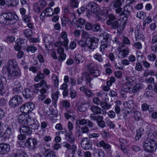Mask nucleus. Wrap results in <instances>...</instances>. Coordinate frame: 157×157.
<instances>
[{"label":"nucleus","mask_w":157,"mask_h":157,"mask_svg":"<svg viewBox=\"0 0 157 157\" xmlns=\"http://www.w3.org/2000/svg\"><path fill=\"white\" fill-rule=\"evenodd\" d=\"M24 34L25 36L26 37H30L32 35V31L30 29H26L24 31Z\"/></svg>","instance_id":"obj_43"},{"label":"nucleus","mask_w":157,"mask_h":157,"mask_svg":"<svg viewBox=\"0 0 157 157\" xmlns=\"http://www.w3.org/2000/svg\"><path fill=\"white\" fill-rule=\"evenodd\" d=\"M90 109L94 114L99 115L101 113V109L97 106L93 105L91 107Z\"/></svg>","instance_id":"obj_28"},{"label":"nucleus","mask_w":157,"mask_h":157,"mask_svg":"<svg viewBox=\"0 0 157 157\" xmlns=\"http://www.w3.org/2000/svg\"><path fill=\"white\" fill-rule=\"evenodd\" d=\"M135 34L136 39L137 41H143L144 36L142 34L139 33L137 27L135 30Z\"/></svg>","instance_id":"obj_23"},{"label":"nucleus","mask_w":157,"mask_h":157,"mask_svg":"<svg viewBox=\"0 0 157 157\" xmlns=\"http://www.w3.org/2000/svg\"><path fill=\"white\" fill-rule=\"evenodd\" d=\"M52 78L54 82L55 87H57L58 86L59 81L57 77L55 75H53Z\"/></svg>","instance_id":"obj_55"},{"label":"nucleus","mask_w":157,"mask_h":157,"mask_svg":"<svg viewBox=\"0 0 157 157\" xmlns=\"http://www.w3.org/2000/svg\"><path fill=\"white\" fill-rule=\"evenodd\" d=\"M106 24L108 25H111V27L114 29H116L118 27L120 28L121 29H122L121 28V26L120 25L121 24H120L117 21H115L113 22H110L109 21H106Z\"/></svg>","instance_id":"obj_21"},{"label":"nucleus","mask_w":157,"mask_h":157,"mask_svg":"<svg viewBox=\"0 0 157 157\" xmlns=\"http://www.w3.org/2000/svg\"><path fill=\"white\" fill-rule=\"evenodd\" d=\"M23 95L25 98H30L33 95V93L30 89L26 88L24 90L23 92Z\"/></svg>","instance_id":"obj_17"},{"label":"nucleus","mask_w":157,"mask_h":157,"mask_svg":"<svg viewBox=\"0 0 157 157\" xmlns=\"http://www.w3.org/2000/svg\"><path fill=\"white\" fill-rule=\"evenodd\" d=\"M12 132L10 126L2 124L0 121V134L2 138L5 140L8 139Z\"/></svg>","instance_id":"obj_3"},{"label":"nucleus","mask_w":157,"mask_h":157,"mask_svg":"<svg viewBox=\"0 0 157 157\" xmlns=\"http://www.w3.org/2000/svg\"><path fill=\"white\" fill-rule=\"evenodd\" d=\"M74 23L75 24H79L81 25H83L86 23V21L85 20L82 18H80L78 19V20H76V22L75 21L74 22Z\"/></svg>","instance_id":"obj_57"},{"label":"nucleus","mask_w":157,"mask_h":157,"mask_svg":"<svg viewBox=\"0 0 157 157\" xmlns=\"http://www.w3.org/2000/svg\"><path fill=\"white\" fill-rule=\"evenodd\" d=\"M56 153L52 151H49L47 153L45 157H56Z\"/></svg>","instance_id":"obj_54"},{"label":"nucleus","mask_w":157,"mask_h":157,"mask_svg":"<svg viewBox=\"0 0 157 157\" xmlns=\"http://www.w3.org/2000/svg\"><path fill=\"white\" fill-rule=\"evenodd\" d=\"M10 145L7 144H0V154H6L10 151Z\"/></svg>","instance_id":"obj_14"},{"label":"nucleus","mask_w":157,"mask_h":157,"mask_svg":"<svg viewBox=\"0 0 157 157\" xmlns=\"http://www.w3.org/2000/svg\"><path fill=\"white\" fill-rule=\"evenodd\" d=\"M86 120L85 119H82L76 121V124H79L81 125H83L86 124Z\"/></svg>","instance_id":"obj_59"},{"label":"nucleus","mask_w":157,"mask_h":157,"mask_svg":"<svg viewBox=\"0 0 157 157\" xmlns=\"http://www.w3.org/2000/svg\"><path fill=\"white\" fill-rule=\"evenodd\" d=\"M128 49H123L120 51L118 57L121 58L126 57L128 54Z\"/></svg>","instance_id":"obj_27"},{"label":"nucleus","mask_w":157,"mask_h":157,"mask_svg":"<svg viewBox=\"0 0 157 157\" xmlns=\"http://www.w3.org/2000/svg\"><path fill=\"white\" fill-rule=\"evenodd\" d=\"M101 105L103 109L107 110L109 109L111 107V105L105 101L102 102Z\"/></svg>","instance_id":"obj_42"},{"label":"nucleus","mask_w":157,"mask_h":157,"mask_svg":"<svg viewBox=\"0 0 157 157\" xmlns=\"http://www.w3.org/2000/svg\"><path fill=\"white\" fill-rule=\"evenodd\" d=\"M20 132L25 135H31L32 132L30 127L27 125H21L20 128Z\"/></svg>","instance_id":"obj_13"},{"label":"nucleus","mask_w":157,"mask_h":157,"mask_svg":"<svg viewBox=\"0 0 157 157\" xmlns=\"http://www.w3.org/2000/svg\"><path fill=\"white\" fill-rule=\"evenodd\" d=\"M152 21V19L151 16H149L146 18L143 22V25L145 27L146 24H148Z\"/></svg>","instance_id":"obj_50"},{"label":"nucleus","mask_w":157,"mask_h":157,"mask_svg":"<svg viewBox=\"0 0 157 157\" xmlns=\"http://www.w3.org/2000/svg\"><path fill=\"white\" fill-rule=\"evenodd\" d=\"M29 149H33L37 144L36 140L34 138H29L24 143Z\"/></svg>","instance_id":"obj_9"},{"label":"nucleus","mask_w":157,"mask_h":157,"mask_svg":"<svg viewBox=\"0 0 157 157\" xmlns=\"http://www.w3.org/2000/svg\"><path fill=\"white\" fill-rule=\"evenodd\" d=\"M122 3L120 0H115L113 6L115 8L119 7L121 5Z\"/></svg>","instance_id":"obj_62"},{"label":"nucleus","mask_w":157,"mask_h":157,"mask_svg":"<svg viewBox=\"0 0 157 157\" xmlns=\"http://www.w3.org/2000/svg\"><path fill=\"white\" fill-rule=\"evenodd\" d=\"M92 30L95 32H100L102 31V29L101 28L100 25L98 24H94Z\"/></svg>","instance_id":"obj_47"},{"label":"nucleus","mask_w":157,"mask_h":157,"mask_svg":"<svg viewBox=\"0 0 157 157\" xmlns=\"http://www.w3.org/2000/svg\"><path fill=\"white\" fill-rule=\"evenodd\" d=\"M116 105L115 106V111L117 114H119L121 112V109L120 106L121 105V101H118L116 102Z\"/></svg>","instance_id":"obj_39"},{"label":"nucleus","mask_w":157,"mask_h":157,"mask_svg":"<svg viewBox=\"0 0 157 157\" xmlns=\"http://www.w3.org/2000/svg\"><path fill=\"white\" fill-rule=\"evenodd\" d=\"M34 108V105L33 103H26L21 107L20 110L23 113L25 114L31 112Z\"/></svg>","instance_id":"obj_4"},{"label":"nucleus","mask_w":157,"mask_h":157,"mask_svg":"<svg viewBox=\"0 0 157 157\" xmlns=\"http://www.w3.org/2000/svg\"><path fill=\"white\" fill-rule=\"evenodd\" d=\"M81 146L84 150H89L91 149L92 144L90 139L88 138H84L81 140Z\"/></svg>","instance_id":"obj_8"},{"label":"nucleus","mask_w":157,"mask_h":157,"mask_svg":"<svg viewBox=\"0 0 157 157\" xmlns=\"http://www.w3.org/2000/svg\"><path fill=\"white\" fill-rule=\"evenodd\" d=\"M147 58L150 61H153L156 59V56L155 54L151 53L148 55Z\"/></svg>","instance_id":"obj_52"},{"label":"nucleus","mask_w":157,"mask_h":157,"mask_svg":"<svg viewBox=\"0 0 157 157\" xmlns=\"http://www.w3.org/2000/svg\"><path fill=\"white\" fill-rule=\"evenodd\" d=\"M69 2L70 6L72 8H77L78 7L79 2L78 0H68Z\"/></svg>","instance_id":"obj_31"},{"label":"nucleus","mask_w":157,"mask_h":157,"mask_svg":"<svg viewBox=\"0 0 157 157\" xmlns=\"http://www.w3.org/2000/svg\"><path fill=\"white\" fill-rule=\"evenodd\" d=\"M22 19L26 23L29 22L31 20V17L29 15L22 16Z\"/></svg>","instance_id":"obj_58"},{"label":"nucleus","mask_w":157,"mask_h":157,"mask_svg":"<svg viewBox=\"0 0 157 157\" xmlns=\"http://www.w3.org/2000/svg\"><path fill=\"white\" fill-rule=\"evenodd\" d=\"M67 16L66 14L63 15V17L62 19L61 24L63 26H65L68 23V19L67 18Z\"/></svg>","instance_id":"obj_45"},{"label":"nucleus","mask_w":157,"mask_h":157,"mask_svg":"<svg viewBox=\"0 0 157 157\" xmlns=\"http://www.w3.org/2000/svg\"><path fill=\"white\" fill-rule=\"evenodd\" d=\"M43 40L45 45H48L52 43V39L51 36L46 35L44 36Z\"/></svg>","instance_id":"obj_30"},{"label":"nucleus","mask_w":157,"mask_h":157,"mask_svg":"<svg viewBox=\"0 0 157 157\" xmlns=\"http://www.w3.org/2000/svg\"><path fill=\"white\" fill-rule=\"evenodd\" d=\"M26 50L27 52H30L32 53H34L37 50V48L33 45L28 46L26 47Z\"/></svg>","instance_id":"obj_41"},{"label":"nucleus","mask_w":157,"mask_h":157,"mask_svg":"<svg viewBox=\"0 0 157 157\" xmlns=\"http://www.w3.org/2000/svg\"><path fill=\"white\" fill-rule=\"evenodd\" d=\"M22 98L20 96L16 95L10 100L9 105L11 107L17 106L22 101Z\"/></svg>","instance_id":"obj_5"},{"label":"nucleus","mask_w":157,"mask_h":157,"mask_svg":"<svg viewBox=\"0 0 157 157\" xmlns=\"http://www.w3.org/2000/svg\"><path fill=\"white\" fill-rule=\"evenodd\" d=\"M85 79L86 81V84H87L89 83V87L91 88L92 86L90 84V81L92 80V78L91 77V76L89 73L87 72H85L82 75V77L81 78H79L78 79L77 83L78 84H79L82 83V81Z\"/></svg>","instance_id":"obj_6"},{"label":"nucleus","mask_w":157,"mask_h":157,"mask_svg":"<svg viewBox=\"0 0 157 157\" xmlns=\"http://www.w3.org/2000/svg\"><path fill=\"white\" fill-rule=\"evenodd\" d=\"M23 90V87L17 81L15 82L14 87L13 89V92L15 94L21 92Z\"/></svg>","instance_id":"obj_18"},{"label":"nucleus","mask_w":157,"mask_h":157,"mask_svg":"<svg viewBox=\"0 0 157 157\" xmlns=\"http://www.w3.org/2000/svg\"><path fill=\"white\" fill-rule=\"evenodd\" d=\"M98 146L99 147H103V149L105 150L110 149L111 148V146L110 144L105 143L103 140L99 142V144H98Z\"/></svg>","instance_id":"obj_24"},{"label":"nucleus","mask_w":157,"mask_h":157,"mask_svg":"<svg viewBox=\"0 0 157 157\" xmlns=\"http://www.w3.org/2000/svg\"><path fill=\"white\" fill-rule=\"evenodd\" d=\"M134 116L135 120L137 121L141 119V113L138 111L134 112Z\"/></svg>","instance_id":"obj_46"},{"label":"nucleus","mask_w":157,"mask_h":157,"mask_svg":"<svg viewBox=\"0 0 157 157\" xmlns=\"http://www.w3.org/2000/svg\"><path fill=\"white\" fill-rule=\"evenodd\" d=\"M129 85V83H125L123 85L122 88L124 91L131 93L132 87Z\"/></svg>","instance_id":"obj_36"},{"label":"nucleus","mask_w":157,"mask_h":157,"mask_svg":"<svg viewBox=\"0 0 157 157\" xmlns=\"http://www.w3.org/2000/svg\"><path fill=\"white\" fill-rule=\"evenodd\" d=\"M66 138L70 142H73L75 141V138L71 132L65 131Z\"/></svg>","instance_id":"obj_25"},{"label":"nucleus","mask_w":157,"mask_h":157,"mask_svg":"<svg viewBox=\"0 0 157 157\" xmlns=\"http://www.w3.org/2000/svg\"><path fill=\"white\" fill-rule=\"evenodd\" d=\"M94 57L95 59L99 62H101L103 61V59L101 55L98 53H96L94 55Z\"/></svg>","instance_id":"obj_48"},{"label":"nucleus","mask_w":157,"mask_h":157,"mask_svg":"<svg viewBox=\"0 0 157 157\" xmlns=\"http://www.w3.org/2000/svg\"><path fill=\"white\" fill-rule=\"evenodd\" d=\"M132 10V7L130 5L125 6L123 12L121 13L120 15L123 16V15H129L131 11Z\"/></svg>","instance_id":"obj_20"},{"label":"nucleus","mask_w":157,"mask_h":157,"mask_svg":"<svg viewBox=\"0 0 157 157\" xmlns=\"http://www.w3.org/2000/svg\"><path fill=\"white\" fill-rule=\"evenodd\" d=\"M89 131L88 127L86 126H83L81 128V132L83 133H86Z\"/></svg>","instance_id":"obj_64"},{"label":"nucleus","mask_w":157,"mask_h":157,"mask_svg":"<svg viewBox=\"0 0 157 157\" xmlns=\"http://www.w3.org/2000/svg\"><path fill=\"white\" fill-rule=\"evenodd\" d=\"M143 132H144V131L143 129H140L137 130L136 135L135 137L136 140H138L140 139L141 136L143 134Z\"/></svg>","instance_id":"obj_44"},{"label":"nucleus","mask_w":157,"mask_h":157,"mask_svg":"<svg viewBox=\"0 0 157 157\" xmlns=\"http://www.w3.org/2000/svg\"><path fill=\"white\" fill-rule=\"evenodd\" d=\"M124 106L128 108H132L134 105V102L133 101L130 100L124 104Z\"/></svg>","instance_id":"obj_37"},{"label":"nucleus","mask_w":157,"mask_h":157,"mask_svg":"<svg viewBox=\"0 0 157 157\" xmlns=\"http://www.w3.org/2000/svg\"><path fill=\"white\" fill-rule=\"evenodd\" d=\"M30 118V117H29L28 114L23 113L19 115L18 117V121L20 124H27L28 120L29 118Z\"/></svg>","instance_id":"obj_10"},{"label":"nucleus","mask_w":157,"mask_h":157,"mask_svg":"<svg viewBox=\"0 0 157 157\" xmlns=\"http://www.w3.org/2000/svg\"><path fill=\"white\" fill-rule=\"evenodd\" d=\"M64 49L63 48L60 47L57 49L58 53L59 55L58 59L60 61H62L66 59V55L64 53Z\"/></svg>","instance_id":"obj_16"},{"label":"nucleus","mask_w":157,"mask_h":157,"mask_svg":"<svg viewBox=\"0 0 157 157\" xmlns=\"http://www.w3.org/2000/svg\"><path fill=\"white\" fill-rule=\"evenodd\" d=\"M85 95L88 97H91L93 96V93L88 89H87L84 93Z\"/></svg>","instance_id":"obj_61"},{"label":"nucleus","mask_w":157,"mask_h":157,"mask_svg":"<svg viewBox=\"0 0 157 157\" xmlns=\"http://www.w3.org/2000/svg\"><path fill=\"white\" fill-rule=\"evenodd\" d=\"M52 9L49 7L47 8L45 10V12L47 14V17L51 16L53 15V12Z\"/></svg>","instance_id":"obj_49"},{"label":"nucleus","mask_w":157,"mask_h":157,"mask_svg":"<svg viewBox=\"0 0 157 157\" xmlns=\"http://www.w3.org/2000/svg\"><path fill=\"white\" fill-rule=\"evenodd\" d=\"M137 17L140 19H143L146 16V13L143 11H139L137 14Z\"/></svg>","instance_id":"obj_51"},{"label":"nucleus","mask_w":157,"mask_h":157,"mask_svg":"<svg viewBox=\"0 0 157 157\" xmlns=\"http://www.w3.org/2000/svg\"><path fill=\"white\" fill-rule=\"evenodd\" d=\"M0 23L4 25L7 24V21L5 13L0 15Z\"/></svg>","instance_id":"obj_34"},{"label":"nucleus","mask_w":157,"mask_h":157,"mask_svg":"<svg viewBox=\"0 0 157 157\" xmlns=\"http://www.w3.org/2000/svg\"><path fill=\"white\" fill-rule=\"evenodd\" d=\"M99 39L95 37L89 39L87 43V46L90 49H94L98 47Z\"/></svg>","instance_id":"obj_7"},{"label":"nucleus","mask_w":157,"mask_h":157,"mask_svg":"<svg viewBox=\"0 0 157 157\" xmlns=\"http://www.w3.org/2000/svg\"><path fill=\"white\" fill-rule=\"evenodd\" d=\"M37 86L42 88H45L46 89H48L50 87V85H48L46 81L44 80H41L40 82L38 83Z\"/></svg>","instance_id":"obj_32"},{"label":"nucleus","mask_w":157,"mask_h":157,"mask_svg":"<svg viewBox=\"0 0 157 157\" xmlns=\"http://www.w3.org/2000/svg\"><path fill=\"white\" fill-rule=\"evenodd\" d=\"M41 8L38 3L35 4L34 5V9L36 13H39Z\"/></svg>","instance_id":"obj_63"},{"label":"nucleus","mask_w":157,"mask_h":157,"mask_svg":"<svg viewBox=\"0 0 157 157\" xmlns=\"http://www.w3.org/2000/svg\"><path fill=\"white\" fill-rule=\"evenodd\" d=\"M143 145V148L146 152L152 153L156 150L157 143L153 139L147 138L144 141Z\"/></svg>","instance_id":"obj_2"},{"label":"nucleus","mask_w":157,"mask_h":157,"mask_svg":"<svg viewBox=\"0 0 157 157\" xmlns=\"http://www.w3.org/2000/svg\"><path fill=\"white\" fill-rule=\"evenodd\" d=\"M106 123L107 125L109 126L110 128L113 129L115 127V124L110 120H108L107 121Z\"/></svg>","instance_id":"obj_60"},{"label":"nucleus","mask_w":157,"mask_h":157,"mask_svg":"<svg viewBox=\"0 0 157 157\" xmlns=\"http://www.w3.org/2000/svg\"><path fill=\"white\" fill-rule=\"evenodd\" d=\"M67 33L65 31H63L61 33L60 36L61 38L63 40V46L65 47H66L67 46L68 43V40L67 38Z\"/></svg>","instance_id":"obj_22"},{"label":"nucleus","mask_w":157,"mask_h":157,"mask_svg":"<svg viewBox=\"0 0 157 157\" xmlns=\"http://www.w3.org/2000/svg\"><path fill=\"white\" fill-rule=\"evenodd\" d=\"M27 125L31 126L32 129L33 130L37 129L40 126V124L36 120L32 119L30 117L29 118Z\"/></svg>","instance_id":"obj_12"},{"label":"nucleus","mask_w":157,"mask_h":157,"mask_svg":"<svg viewBox=\"0 0 157 157\" xmlns=\"http://www.w3.org/2000/svg\"><path fill=\"white\" fill-rule=\"evenodd\" d=\"M59 94V92L57 91L51 95L52 98L53 100L52 101L55 103H56L57 102Z\"/></svg>","instance_id":"obj_40"},{"label":"nucleus","mask_w":157,"mask_h":157,"mask_svg":"<svg viewBox=\"0 0 157 157\" xmlns=\"http://www.w3.org/2000/svg\"><path fill=\"white\" fill-rule=\"evenodd\" d=\"M125 79L127 81V82L126 83L130 84L131 83L135 80V78L133 77L127 76L126 77Z\"/></svg>","instance_id":"obj_56"},{"label":"nucleus","mask_w":157,"mask_h":157,"mask_svg":"<svg viewBox=\"0 0 157 157\" xmlns=\"http://www.w3.org/2000/svg\"><path fill=\"white\" fill-rule=\"evenodd\" d=\"M45 77V75L42 73H38L35 77L34 80L36 82H38L40 80L43 79Z\"/></svg>","instance_id":"obj_35"},{"label":"nucleus","mask_w":157,"mask_h":157,"mask_svg":"<svg viewBox=\"0 0 157 157\" xmlns=\"http://www.w3.org/2000/svg\"><path fill=\"white\" fill-rule=\"evenodd\" d=\"M128 15H125L123 17H122V20L124 21H122L121 24H122L123 26L121 27V29L122 30L124 29L125 28V26L126 25V22L128 19L127 16Z\"/></svg>","instance_id":"obj_53"},{"label":"nucleus","mask_w":157,"mask_h":157,"mask_svg":"<svg viewBox=\"0 0 157 157\" xmlns=\"http://www.w3.org/2000/svg\"><path fill=\"white\" fill-rule=\"evenodd\" d=\"M17 157H26L27 154L25 151L21 150H17L16 151Z\"/></svg>","instance_id":"obj_38"},{"label":"nucleus","mask_w":157,"mask_h":157,"mask_svg":"<svg viewBox=\"0 0 157 157\" xmlns=\"http://www.w3.org/2000/svg\"><path fill=\"white\" fill-rule=\"evenodd\" d=\"M103 117L101 116H98L97 119V123L99 127L103 128L105 126V122L103 120Z\"/></svg>","instance_id":"obj_26"},{"label":"nucleus","mask_w":157,"mask_h":157,"mask_svg":"<svg viewBox=\"0 0 157 157\" xmlns=\"http://www.w3.org/2000/svg\"><path fill=\"white\" fill-rule=\"evenodd\" d=\"M8 21H12L13 22H16L18 19L17 16L12 13H5Z\"/></svg>","instance_id":"obj_15"},{"label":"nucleus","mask_w":157,"mask_h":157,"mask_svg":"<svg viewBox=\"0 0 157 157\" xmlns=\"http://www.w3.org/2000/svg\"><path fill=\"white\" fill-rule=\"evenodd\" d=\"M93 66L94 64L92 63H90L88 64L87 65V67L88 68V70L92 75L95 77L98 76L100 75V72L98 70L94 69L93 68Z\"/></svg>","instance_id":"obj_11"},{"label":"nucleus","mask_w":157,"mask_h":157,"mask_svg":"<svg viewBox=\"0 0 157 157\" xmlns=\"http://www.w3.org/2000/svg\"><path fill=\"white\" fill-rule=\"evenodd\" d=\"M143 87V85L142 84L140 83L137 84L133 87V88H132L131 93H136Z\"/></svg>","instance_id":"obj_29"},{"label":"nucleus","mask_w":157,"mask_h":157,"mask_svg":"<svg viewBox=\"0 0 157 157\" xmlns=\"http://www.w3.org/2000/svg\"><path fill=\"white\" fill-rule=\"evenodd\" d=\"M6 68L9 72L8 77L10 79L12 77L21 75L20 72L17 68V63L15 59H10L8 61Z\"/></svg>","instance_id":"obj_1"},{"label":"nucleus","mask_w":157,"mask_h":157,"mask_svg":"<svg viewBox=\"0 0 157 157\" xmlns=\"http://www.w3.org/2000/svg\"><path fill=\"white\" fill-rule=\"evenodd\" d=\"M103 37L102 43L109 44L111 40V35L108 33L105 32L103 33Z\"/></svg>","instance_id":"obj_19"},{"label":"nucleus","mask_w":157,"mask_h":157,"mask_svg":"<svg viewBox=\"0 0 157 157\" xmlns=\"http://www.w3.org/2000/svg\"><path fill=\"white\" fill-rule=\"evenodd\" d=\"M75 62L77 64L82 63L83 61L82 56L80 54H77L75 55Z\"/></svg>","instance_id":"obj_33"}]
</instances>
